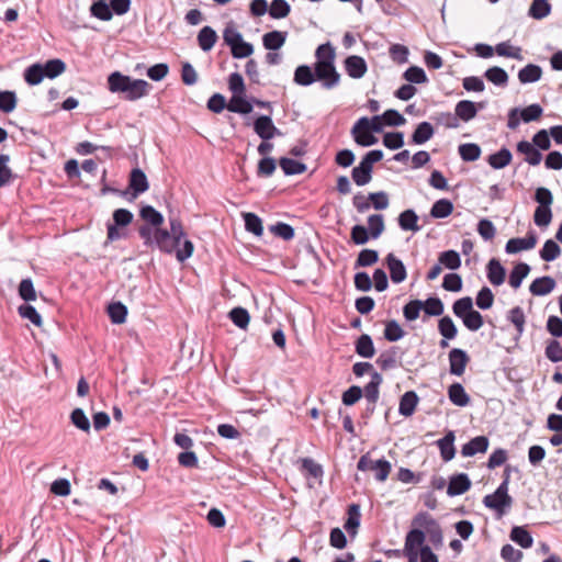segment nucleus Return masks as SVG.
I'll list each match as a JSON object with an SVG mask.
<instances>
[{"label": "nucleus", "instance_id": "3c124183", "mask_svg": "<svg viewBox=\"0 0 562 562\" xmlns=\"http://www.w3.org/2000/svg\"><path fill=\"white\" fill-rule=\"evenodd\" d=\"M473 310V301L470 296H464L457 300L452 305L454 315L459 318H463L464 315L469 314Z\"/></svg>", "mask_w": 562, "mask_h": 562}, {"label": "nucleus", "instance_id": "20e7f679", "mask_svg": "<svg viewBox=\"0 0 562 562\" xmlns=\"http://www.w3.org/2000/svg\"><path fill=\"white\" fill-rule=\"evenodd\" d=\"M485 507L493 509L501 517L513 505V498L508 494V476L499 484L493 494L485 495L483 498Z\"/></svg>", "mask_w": 562, "mask_h": 562}, {"label": "nucleus", "instance_id": "5fc2aeb1", "mask_svg": "<svg viewBox=\"0 0 562 562\" xmlns=\"http://www.w3.org/2000/svg\"><path fill=\"white\" fill-rule=\"evenodd\" d=\"M379 260V254L373 249H362L356 260V268L369 267L374 265Z\"/></svg>", "mask_w": 562, "mask_h": 562}, {"label": "nucleus", "instance_id": "f03ea898", "mask_svg": "<svg viewBox=\"0 0 562 562\" xmlns=\"http://www.w3.org/2000/svg\"><path fill=\"white\" fill-rule=\"evenodd\" d=\"M109 89L112 92H123L127 100L134 101L145 97L150 88V85L143 79H132L115 71L109 76Z\"/></svg>", "mask_w": 562, "mask_h": 562}, {"label": "nucleus", "instance_id": "864d4df0", "mask_svg": "<svg viewBox=\"0 0 562 562\" xmlns=\"http://www.w3.org/2000/svg\"><path fill=\"white\" fill-rule=\"evenodd\" d=\"M459 154L463 160L474 161L481 155V148L473 143L462 144L459 146Z\"/></svg>", "mask_w": 562, "mask_h": 562}, {"label": "nucleus", "instance_id": "09e8293b", "mask_svg": "<svg viewBox=\"0 0 562 562\" xmlns=\"http://www.w3.org/2000/svg\"><path fill=\"white\" fill-rule=\"evenodd\" d=\"M231 321L239 328L245 329L249 324V313L246 308L235 307L229 312Z\"/></svg>", "mask_w": 562, "mask_h": 562}, {"label": "nucleus", "instance_id": "49530a36", "mask_svg": "<svg viewBox=\"0 0 562 562\" xmlns=\"http://www.w3.org/2000/svg\"><path fill=\"white\" fill-rule=\"evenodd\" d=\"M290 11L291 7L285 0H273L269 7V14L273 19H283Z\"/></svg>", "mask_w": 562, "mask_h": 562}, {"label": "nucleus", "instance_id": "ddd939ff", "mask_svg": "<svg viewBox=\"0 0 562 562\" xmlns=\"http://www.w3.org/2000/svg\"><path fill=\"white\" fill-rule=\"evenodd\" d=\"M386 263L390 270L391 280L394 283H401L406 279V268L402 260H400L393 254H389L386 256Z\"/></svg>", "mask_w": 562, "mask_h": 562}, {"label": "nucleus", "instance_id": "5701e85b", "mask_svg": "<svg viewBox=\"0 0 562 562\" xmlns=\"http://www.w3.org/2000/svg\"><path fill=\"white\" fill-rule=\"evenodd\" d=\"M217 41V34L211 26H204L198 34V43L202 50L209 52Z\"/></svg>", "mask_w": 562, "mask_h": 562}, {"label": "nucleus", "instance_id": "9b49d317", "mask_svg": "<svg viewBox=\"0 0 562 562\" xmlns=\"http://www.w3.org/2000/svg\"><path fill=\"white\" fill-rule=\"evenodd\" d=\"M471 487V481L465 473H459L450 477L447 494L449 496H457L464 494Z\"/></svg>", "mask_w": 562, "mask_h": 562}, {"label": "nucleus", "instance_id": "c85d7f7f", "mask_svg": "<svg viewBox=\"0 0 562 562\" xmlns=\"http://www.w3.org/2000/svg\"><path fill=\"white\" fill-rule=\"evenodd\" d=\"M530 267L525 262L517 263L509 274V285L515 290L518 289L522 280L529 274Z\"/></svg>", "mask_w": 562, "mask_h": 562}, {"label": "nucleus", "instance_id": "9d476101", "mask_svg": "<svg viewBox=\"0 0 562 562\" xmlns=\"http://www.w3.org/2000/svg\"><path fill=\"white\" fill-rule=\"evenodd\" d=\"M344 66L348 76L353 79L362 78L368 70L366 60L358 55L348 56L344 61Z\"/></svg>", "mask_w": 562, "mask_h": 562}, {"label": "nucleus", "instance_id": "7c9ffc66", "mask_svg": "<svg viewBox=\"0 0 562 562\" xmlns=\"http://www.w3.org/2000/svg\"><path fill=\"white\" fill-rule=\"evenodd\" d=\"M227 109L231 112L248 114L252 111V105L245 99V94H233Z\"/></svg>", "mask_w": 562, "mask_h": 562}, {"label": "nucleus", "instance_id": "69168bd1", "mask_svg": "<svg viewBox=\"0 0 562 562\" xmlns=\"http://www.w3.org/2000/svg\"><path fill=\"white\" fill-rule=\"evenodd\" d=\"M423 306L424 303L420 300H413L408 302L403 308L404 317L409 322L417 319Z\"/></svg>", "mask_w": 562, "mask_h": 562}, {"label": "nucleus", "instance_id": "e433bc0d", "mask_svg": "<svg viewBox=\"0 0 562 562\" xmlns=\"http://www.w3.org/2000/svg\"><path fill=\"white\" fill-rule=\"evenodd\" d=\"M148 189L147 178H131L130 188L122 192L127 199H135Z\"/></svg>", "mask_w": 562, "mask_h": 562}, {"label": "nucleus", "instance_id": "4be33fe9", "mask_svg": "<svg viewBox=\"0 0 562 562\" xmlns=\"http://www.w3.org/2000/svg\"><path fill=\"white\" fill-rule=\"evenodd\" d=\"M449 400L457 406L464 407L470 403V396L460 383H453L448 389Z\"/></svg>", "mask_w": 562, "mask_h": 562}, {"label": "nucleus", "instance_id": "2eb2a0df", "mask_svg": "<svg viewBox=\"0 0 562 562\" xmlns=\"http://www.w3.org/2000/svg\"><path fill=\"white\" fill-rule=\"evenodd\" d=\"M488 448V439L485 436H477L463 445L461 453L463 457H473L476 453H483Z\"/></svg>", "mask_w": 562, "mask_h": 562}, {"label": "nucleus", "instance_id": "e2e57ef3", "mask_svg": "<svg viewBox=\"0 0 562 562\" xmlns=\"http://www.w3.org/2000/svg\"><path fill=\"white\" fill-rule=\"evenodd\" d=\"M370 235L372 238H378L384 231V220L381 214L370 215L368 218Z\"/></svg>", "mask_w": 562, "mask_h": 562}, {"label": "nucleus", "instance_id": "c756f323", "mask_svg": "<svg viewBox=\"0 0 562 562\" xmlns=\"http://www.w3.org/2000/svg\"><path fill=\"white\" fill-rule=\"evenodd\" d=\"M356 352L362 358H372L375 353L372 338L363 334L356 341Z\"/></svg>", "mask_w": 562, "mask_h": 562}, {"label": "nucleus", "instance_id": "c9c22d12", "mask_svg": "<svg viewBox=\"0 0 562 562\" xmlns=\"http://www.w3.org/2000/svg\"><path fill=\"white\" fill-rule=\"evenodd\" d=\"M360 525V507L357 504H352L348 509V519L346 520L344 528L350 535L355 536Z\"/></svg>", "mask_w": 562, "mask_h": 562}, {"label": "nucleus", "instance_id": "0e129e2a", "mask_svg": "<svg viewBox=\"0 0 562 562\" xmlns=\"http://www.w3.org/2000/svg\"><path fill=\"white\" fill-rule=\"evenodd\" d=\"M423 303V310L429 316H439L443 313V303L438 297H429Z\"/></svg>", "mask_w": 562, "mask_h": 562}, {"label": "nucleus", "instance_id": "4d7b16f0", "mask_svg": "<svg viewBox=\"0 0 562 562\" xmlns=\"http://www.w3.org/2000/svg\"><path fill=\"white\" fill-rule=\"evenodd\" d=\"M475 303L481 310H488L493 306L494 303V294L490 288L483 286L475 299Z\"/></svg>", "mask_w": 562, "mask_h": 562}, {"label": "nucleus", "instance_id": "b1692460", "mask_svg": "<svg viewBox=\"0 0 562 562\" xmlns=\"http://www.w3.org/2000/svg\"><path fill=\"white\" fill-rule=\"evenodd\" d=\"M434 127L429 122H422L412 135V143L416 145L425 144L434 136Z\"/></svg>", "mask_w": 562, "mask_h": 562}, {"label": "nucleus", "instance_id": "a19ab883", "mask_svg": "<svg viewBox=\"0 0 562 562\" xmlns=\"http://www.w3.org/2000/svg\"><path fill=\"white\" fill-rule=\"evenodd\" d=\"M508 321L515 326L518 336H521L525 330L526 317L520 306L513 307L508 312Z\"/></svg>", "mask_w": 562, "mask_h": 562}, {"label": "nucleus", "instance_id": "423d86ee", "mask_svg": "<svg viewBox=\"0 0 562 562\" xmlns=\"http://www.w3.org/2000/svg\"><path fill=\"white\" fill-rule=\"evenodd\" d=\"M477 113L476 104L469 100H462L457 103L456 105V116H452L451 114H447L448 121L446 122V125L448 127H458V121L457 117L464 122H469L470 120L474 119Z\"/></svg>", "mask_w": 562, "mask_h": 562}, {"label": "nucleus", "instance_id": "f3484780", "mask_svg": "<svg viewBox=\"0 0 562 562\" xmlns=\"http://www.w3.org/2000/svg\"><path fill=\"white\" fill-rule=\"evenodd\" d=\"M255 132L262 138V139H271L274 136V133L277 131L276 126L272 123V120L270 116L261 115L259 116L254 124Z\"/></svg>", "mask_w": 562, "mask_h": 562}, {"label": "nucleus", "instance_id": "4468645a", "mask_svg": "<svg viewBox=\"0 0 562 562\" xmlns=\"http://www.w3.org/2000/svg\"><path fill=\"white\" fill-rule=\"evenodd\" d=\"M555 284L557 283L553 278L541 277V278L535 279L531 282V284L529 286V291L532 295L543 296V295H548L549 293H551L554 290Z\"/></svg>", "mask_w": 562, "mask_h": 562}, {"label": "nucleus", "instance_id": "ea45409f", "mask_svg": "<svg viewBox=\"0 0 562 562\" xmlns=\"http://www.w3.org/2000/svg\"><path fill=\"white\" fill-rule=\"evenodd\" d=\"M376 363L382 370L393 369L397 364V351L393 347L390 350L383 351L376 359Z\"/></svg>", "mask_w": 562, "mask_h": 562}, {"label": "nucleus", "instance_id": "2f4dec72", "mask_svg": "<svg viewBox=\"0 0 562 562\" xmlns=\"http://www.w3.org/2000/svg\"><path fill=\"white\" fill-rule=\"evenodd\" d=\"M510 539L524 549L530 548L533 543L531 533L524 527H514L510 531Z\"/></svg>", "mask_w": 562, "mask_h": 562}, {"label": "nucleus", "instance_id": "a211bd4d", "mask_svg": "<svg viewBox=\"0 0 562 562\" xmlns=\"http://www.w3.org/2000/svg\"><path fill=\"white\" fill-rule=\"evenodd\" d=\"M286 36L288 33L282 31L268 32L262 36V45L268 50H278L284 45Z\"/></svg>", "mask_w": 562, "mask_h": 562}, {"label": "nucleus", "instance_id": "aec40b11", "mask_svg": "<svg viewBox=\"0 0 562 562\" xmlns=\"http://www.w3.org/2000/svg\"><path fill=\"white\" fill-rule=\"evenodd\" d=\"M382 375L378 372H373L371 375V381L364 386L362 394L364 393L366 400L374 405L379 398V387L382 383Z\"/></svg>", "mask_w": 562, "mask_h": 562}, {"label": "nucleus", "instance_id": "0eeeda50", "mask_svg": "<svg viewBox=\"0 0 562 562\" xmlns=\"http://www.w3.org/2000/svg\"><path fill=\"white\" fill-rule=\"evenodd\" d=\"M315 78L323 82L324 88L331 89L340 81V74L335 65L317 64L314 65Z\"/></svg>", "mask_w": 562, "mask_h": 562}, {"label": "nucleus", "instance_id": "bf43d9fd", "mask_svg": "<svg viewBox=\"0 0 562 562\" xmlns=\"http://www.w3.org/2000/svg\"><path fill=\"white\" fill-rule=\"evenodd\" d=\"M405 331L396 321H390L385 325L384 337L389 341H397L403 338Z\"/></svg>", "mask_w": 562, "mask_h": 562}, {"label": "nucleus", "instance_id": "680f3d73", "mask_svg": "<svg viewBox=\"0 0 562 562\" xmlns=\"http://www.w3.org/2000/svg\"><path fill=\"white\" fill-rule=\"evenodd\" d=\"M495 52L497 55L504 56V57H512V58L519 59V60L522 58L521 49L519 47L512 46L507 42L497 44L495 47Z\"/></svg>", "mask_w": 562, "mask_h": 562}, {"label": "nucleus", "instance_id": "052dcab7", "mask_svg": "<svg viewBox=\"0 0 562 562\" xmlns=\"http://www.w3.org/2000/svg\"><path fill=\"white\" fill-rule=\"evenodd\" d=\"M550 13V4L547 2V0H533L530 9L529 14L535 19H543Z\"/></svg>", "mask_w": 562, "mask_h": 562}, {"label": "nucleus", "instance_id": "79ce46f5", "mask_svg": "<svg viewBox=\"0 0 562 562\" xmlns=\"http://www.w3.org/2000/svg\"><path fill=\"white\" fill-rule=\"evenodd\" d=\"M438 261L441 266H445L450 270H456L461 266V258L454 250L442 251L439 255Z\"/></svg>", "mask_w": 562, "mask_h": 562}, {"label": "nucleus", "instance_id": "c03bdc74", "mask_svg": "<svg viewBox=\"0 0 562 562\" xmlns=\"http://www.w3.org/2000/svg\"><path fill=\"white\" fill-rule=\"evenodd\" d=\"M438 330L446 339H454L458 334L457 326L449 316L442 317L438 323Z\"/></svg>", "mask_w": 562, "mask_h": 562}, {"label": "nucleus", "instance_id": "72a5a7b5", "mask_svg": "<svg viewBox=\"0 0 562 562\" xmlns=\"http://www.w3.org/2000/svg\"><path fill=\"white\" fill-rule=\"evenodd\" d=\"M316 80L315 74L307 65L299 66L294 71V82L300 86H310Z\"/></svg>", "mask_w": 562, "mask_h": 562}, {"label": "nucleus", "instance_id": "6ab92c4d", "mask_svg": "<svg viewBox=\"0 0 562 562\" xmlns=\"http://www.w3.org/2000/svg\"><path fill=\"white\" fill-rule=\"evenodd\" d=\"M506 278V270L497 259H491L487 263V279L493 285H501Z\"/></svg>", "mask_w": 562, "mask_h": 562}, {"label": "nucleus", "instance_id": "4c0bfd02", "mask_svg": "<svg viewBox=\"0 0 562 562\" xmlns=\"http://www.w3.org/2000/svg\"><path fill=\"white\" fill-rule=\"evenodd\" d=\"M453 211V205L449 200L441 199L436 201L430 210V215L434 218L448 217Z\"/></svg>", "mask_w": 562, "mask_h": 562}, {"label": "nucleus", "instance_id": "39448f33", "mask_svg": "<svg viewBox=\"0 0 562 562\" xmlns=\"http://www.w3.org/2000/svg\"><path fill=\"white\" fill-rule=\"evenodd\" d=\"M355 142L363 147L374 145L378 138L373 135V132L369 128V117L359 119L351 130Z\"/></svg>", "mask_w": 562, "mask_h": 562}, {"label": "nucleus", "instance_id": "393cba45", "mask_svg": "<svg viewBox=\"0 0 562 562\" xmlns=\"http://www.w3.org/2000/svg\"><path fill=\"white\" fill-rule=\"evenodd\" d=\"M418 403V396L415 392L408 391L406 392L400 401L398 412L401 415L408 417L412 416L415 412V408Z\"/></svg>", "mask_w": 562, "mask_h": 562}, {"label": "nucleus", "instance_id": "473e14b6", "mask_svg": "<svg viewBox=\"0 0 562 562\" xmlns=\"http://www.w3.org/2000/svg\"><path fill=\"white\" fill-rule=\"evenodd\" d=\"M417 222L418 216L413 210H406L398 216V225L403 231L418 232L420 227Z\"/></svg>", "mask_w": 562, "mask_h": 562}, {"label": "nucleus", "instance_id": "f704fd0d", "mask_svg": "<svg viewBox=\"0 0 562 562\" xmlns=\"http://www.w3.org/2000/svg\"><path fill=\"white\" fill-rule=\"evenodd\" d=\"M542 70L537 65H527L518 72V79L521 83L536 82L541 78Z\"/></svg>", "mask_w": 562, "mask_h": 562}, {"label": "nucleus", "instance_id": "58836bf2", "mask_svg": "<svg viewBox=\"0 0 562 562\" xmlns=\"http://www.w3.org/2000/svg\"><path fill=\"white\" fill-rule=\"evenodd\" d=\"M108 314L112 323L123 324L126 319L127 308L121 302H114L109 305Z\"/></svg>", "mask_w": 562, "mask_h": 562}, {"label": "nucleus", "instance_id": "f257e3e1", "mask_svg": "<svg viewBox=\"0 0 562 562\" xmlns=\"http://www.w3.org/2000/svg\"><path fill=\"white\" fill-rule=\"evenodd\" d=\"M170 231L162 228H150L148 225H142L138 229L139 236L144 239V244L149 247L156 246L161 251L172 254L180 245L184 231L181 222L171 217Z\"/></svg>", "mask_w": 562, "mask_h": 562}, {"label": "nucleus", "instance_id": "f8f14e48", "mask_svg": "<svg viewBox=\"0 0 562 562\" xmlns=\"http://www.w3.org/2000/svg\"><path fill=\"white\" fill-rule=\"evenodd\" d=\"M537 244L535 234H529L525 238H512L506 243L505 250L507 254H516L521 250L532 249Z\"/></svg>", "mask_w": 562, "mask_h": 562}, {"label": "nucleus", "instance_id": "dca6fc26", "mask_svg": "<svg viewBox=\"0 0 562 562\" xmlns=\"http://www.w3.org/2000/svg\"><path fill=\"white\" fill-rule=\"evenodd\" d=\"M517 151L521 154L524 159L532 166L539 165L542 159L541 153L527 140H521L517 144Z\"/></svg>", "mask_w": 562, "mask_h": 562}, {"label": "nucleus", "instance_id": "8fccbe9b", "mask_svg": "<svg viewBox=\"0 0 562 562\" xmlns=\"http://www.w3.org/2000/svg\"><path fill=\"white\" fill-rule=\"evenodd\" d=\"M560 254H561V248L552 239H548L544 243L542 249L540 250V257L544 261H553L554 259H557L560 256Z\"/></svg>", "mask_w": 562, "mask_h": 562}, {"label": "nucleus", "instance_id": "13d9d810", "mask_svg": "<svg viewBox=\"0 0 562 562\" xmlns=\"http://www.w3.org/2000/svg\"><path fill=\"white\" fill-rule=\"evenodd\" d=\"M91 14L102 21H109L112 19L113 13L111 5L103 1L94 2L90 8Z\"/></svg>", "mask_w": 562, "mask_h": 562}, {"label": "nucleus", "instance_id": "a878e982", "mask_svg": "<svg viewBox=\"0 0 562 562\" xmlns=\"http://www.w3.org/2000/svg\"><path fill=\"white\" fill-rule=\"evenodd\" d=\"M140 217L146 222L150 228H160L164 223V216L150 205H145L140 209Z\"/></svg>", "mask_w": 562, "mask_h": 562}, {"label": "nucleus", "instance_id": "1a4fd4ad", "mask_svg": "<svg viewBox=\"0 0 562 562\" xmlns=\"http://www.w3.org/2000/svg\"><path fill=\"white\" fill-rule=\"evenodd\" d=\"M469 361L470 358L464 350L459 348L451 349L449 352L450 373L457 376L462 375Z\"/></svg>", "mask_w": 562, "mask_h": 562}, {"label": "nucleus", "instance_id": "cd10ccee", "mask_svg": "<svg viewBox=\"0 0 562 562\" xmlns=\"http://www.w3.org/2000/svg\"><path fill=\"white\" fill-rule=\"evenodd\" d=\"M317 64L335 65L336 50L330 43L319 45L315 52Z\"/></svg>", "mask_w": 562, "mask_h": 562}, {"label": "nucleus", "instance_id": "603ef678", "mask_svg": "<svg viewBox=\"0 0 562 562\" xmlns=\"http://www.w3.org/2000/svg\"><path fill=\"white\" fill-rule=\"evenodd\" d=\"M280 166H281L282 170L284 171V173H286L289 176L303 173L306 171V167L304 164H302L295 159H291V158H282L280 160Z\"/></svg>", "mask_w": 562, "mask_h": 562}, {"label": "nucleus", "instance_id": "37998d69", "mask_svg": "<svg viewBox=\"0 0 562 562\" xmlns=\"http://www.w3.org/2000/svg\"><path fill=\"white\" fill-rule=\"evenodd\" d=\"M485 78L496 86H506L508 82L507 72L501 67H491L485 71Z\"/></svg>", "mask_w": 562, "mask_h": 562}, {"label": "nucleus", "instance_id": "bb28decb", "mask_svg": "<svg viewBox=\"0 0 562 562\" xmlns=\"http://www.w3.org/2000/svg\"><path fill=\"white\" fill-rule=\"evenodd\" d=\"M453 441H454V432L453 431H448L443 438H441L437 441V445L440 449L441 457L445 461L452 460L456 454Z\"/></svg>", "mask_w": 562, "mask_h": 562}, {"label": "nucleus", "instance_id": "774afa93", "mask_svg": "<svg viewBox=\"0 0 562 562\" xmlns=\"http://www.w3.org/2000/svg\"><path fill=\"white\" fill-rule=\"evenodd\" d=\"M546 356L552 362L562 361V345L558 340H551L546 347Z\"/></svg>", "mask_w": 562, "mask_h": 562}, {"label": "nucleus", "instance_id": "7ed1b4c3", "mask_svg": "<svg viewBox=\"0 0 562 562\" xmlns=\"http://www.w3.org/2000/svg\"><path fill=\"white\" fill-rule=\"evenodd\" d=\"M66 70V64L60 59H52L42 64H33L24 71L25 81L35 86L42 82L44 77L53 79Z\"/></svg>", "mask_w": 562, "mask_h": 562}, {"label": "nucleus", "instance_id": "412c9836", "mask_svg": "<svg viewBox=\"0 0 562 562\" xmlns=\"http://www.w3.org/2000/svg\"><path fill=\"white\" fill-rule=\"evenodd\" d=\"M425 532L422 529L414 528L406 535L404 551H418L424 547Z\"/></svg>", "mask_w": 562, "mask_h": 562}, {"label": "nucleus", "instance_id": "338daca9", "mask_svg": "<svg viewBox=\"0 0 562 562\" xmlns=\"http://www.w3.org/2000/svg\"><path fill=\"white\" fill-rule=\"evenodd\" d=\"M391 463L384 459H380V460H376L374 462V467L371 471L374 472V477L380 481V482H384L390 472H391Z\"/></svg>", "mask_w": 562, "mask_h": 562}, {"label": "nucleus", "instance_id": "a18cd8bd", "mask_svg": "<svg viewBox=\"0 0 562 562\" xmlns=\"http://www.w3.org/2000/svg\"><path fill=\"white\" fill-rule=\"evenodd\" d=\"M510 160L512 153L507 148H502L488 157V164L496 169L507 166Z\"/></svg>", "mask_w": 562, "mask_h": 562}, {"label": "nucleus", "instance_id": "6e6552de", "mask_svg": "<svg viewBox=\"0 0 562 562\" xmlns=\"http://www.w3.org/2000/svg\"><path fill=\"white\" fill-rule=\"evenodd\" d=\"M383 158V151L379 149L366 154L360 164L352 169L351 176H370L373 165Z\"/></svg>", "mask_w": 562, "mask_h": 562}, {"label": "nucleus", "instance_id": "de8ad7c7", "mask_svg": "<svg viewBox=\"0 0 562 562\" xmlns=\"http://www.w3.org/2000/svg\"><path fill=\"white\" fill-rule=\"evenodd\" d=\"M245 227L246 231L252 233L256 236H261L263 233L262 222L259 216L254 213H245Z\"/></svg>", "mask_w": 562, "mask_h": 562}, {"label": "nucleus", "instance_id": "6e6d98bb", "mask_svg": "<svg viewBox=\"0 0 562 562\" xmlns=\"http://www.w3.org/2000/svg\"><path fill=\"white\" fill-rule=\"evenodd\" d=\"M461 319L464 326L471 331L479 330L484 324L483 316L475 310H472Z\"/></svg>", "mask_w": 562, "mask_h": 562}]
</instances>
